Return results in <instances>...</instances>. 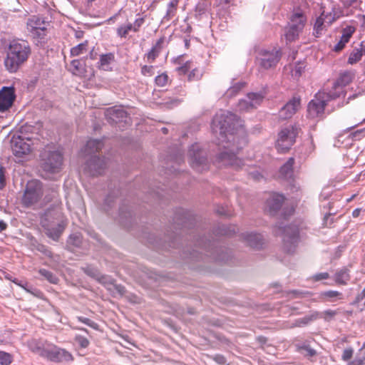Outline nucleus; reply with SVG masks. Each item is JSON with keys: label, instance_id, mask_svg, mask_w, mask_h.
<instances>
[{"label": "nucleus", "instance_id": "a211bd4d", "mask_svg": "<svg viewBox=\"0 0 365 365\" xmlns=\"http://www.w3.org/2000/svg\"><path fill=\"white\" fill-rule=\"evenodd\" d=\"M108 120L112 123H118L127 118L126 112L121 107H112L105 111Z\"/></svg>", "mask_w": 365, "mask_h": 365}, {"label": "nucleus", "instance_id": "7c9ffc66", "mask_svg": "<svg viewBox=\"0 0 365 365\" xmlns=\"http://www.w3.org/2000/svg\"><path fill=\"white\" fill-rule=\"evenodd\" d=\"M46 24L38 16H32L28 20L27 29L29 31L36 30L38 27L45 28Z\"/></svg>", "mask_w": 365, "mask_h": 365}, {"label": "nucleus", "instance_id": "f8f14e48", "mask_svg": "<svg viewBox=\"0 0 365 365\" xmlns=\"http://www.w3.org/2000/svg\"><path fill=\"white\" fill-rule=\"evenodd\" d=\"M353 79V75L350 72H344L341 73L333 86L334 91H329L327 96L329 99H335L344 94L343 88L349 84Z\"/></svg>", "mask_w": 365, "mask_h": 365}, {"label": "nucleus", "instance_id": "9d476101", "mask_svg": "<svg viewBox=\"0 0 365 365\" xmlns=\"http://www.w3.org/2000/svg\"><path fill=\"white\" fill-rule=\"evenodd\" d=\"M259 66L264 69L275 66L280 59L279 52L275 49L272 51L262 50L257 56Z\"/></svg>", "mask_w": 365, "mask_h": 365}, {"label": "nucleus", "instance_id": "2eb2a0df", "mask_svg": "<svg viewBox=\"0 0 365 365\" xmlns=\"http://www.w3.org/2000/svg\"><path fill=\"white\" fill-rule=\"evenodd\" d=\"M264 96L260 93H249L247 99L240 100L237 105L240 111H249L256 108L262 101Z\"/></svg>", "mask_w": 365, "mask_h": 365}, {"label": "nucleus", "instance_id": "423d86ee", "mask_svg": "<svg viewBox=\"0 0 365 365\" xmlns=\"http://www.w3.org/2000/svg\"><path fill=\"white\" fill-rule=\"evenodd\" d=\"M35 140L21 135H13L11 139V148L13 154L19 158L27 155L35 148Z\"/></svg>", "mask_w": 365, "mask_h": 365}, {"label": "nucleus", "instance_id": "f3484780", "mask_svg": "<svg viewBox=\"0 0 365 365\" xmlns=\"http://www.w3.org/2000/svg\"><path fill=\"white\" fill-rule=\"evenodd\" d=\"M300 99L293 98L287 103L279 110V117L282 120L289 119L299 109Z\"/></svg>", "mask_w": 365, "mask_h": 365}, {"label": "nucleus", "instance_id": "680f3d73", "mask_svg": "<svg viewBox=\"0 0 365 365\" xmlns=\"http://www.w3.org/2000/svg\"><path fill=\"white\" fill-rule=\"evenodd\" d=\"M103 284H113V280L110 278H108L106 276H101V278L98 279Z\"/></svg>", "mask_w": 365, "mask_h": 365}, {"label": "nucleus", "instance_id": "c03bdc74", "mask_svg": "<svg viewBox=\"0 0 365 365\" xmlns=\"http://www.w3.org/2000/svg\"><path fill=\"white\" fill-rule=\"evenodd\" d=\"M201 76V71L197 68L193 66L187 77L189 81H195L199 80Z\"/></svg>", "mask_w": 365, "mask_h": 365}, {"label": "nucleus", "instance_id": "2f4dec72", "mask_svg": "<svg viewBox=\"0 0 365 365\" xmlns=\"http://www.w3.org/2000/svg\"><path fill=\"white\" fill-rule=\"evenodd\" d=\"M114 58L115 56L111 53L101 55L100 56L99 68L104 71L109 70L110 65L114 61Z\"/></svg>", "mask_w": 365, "mask_h": 365}, {"label": "nucleus", "instance_id": "b1692460", "mask_svg": "<svg viewBox=\"0 0 365 365\" xmlns=\"http://www.w3.org/2000/svg\"><path fill=\"white\" fill-rule=\"evenodd\" d=\"M284 197L283 195L279 194H274L272 195L267 200V206L269 207L270 212H274L279 210L284 202Z\"/></svg>", "mask_w": 365, "mask_h": 365}, {"label": "nucleus", "instance_id": "864d4df0", "mask_svg": "<svg viewBox=\"0 0 365 365\" xmlns=\"http://www.w3.org/2000/svg\"><path fill=\"white\" fill-rule=\"evenodd\" d=\"M6 185L5 169L0 166V190H2Z\"/></svg>", "mask_w": 365, "mask_h": 365}, {"label": "nucleus", "instance_id": "de8ad7c7", "mask_svg": "<svg viewBox=\"0 0 365 365\" xmlns=\"http://www.w3.org/2000/svg\"><path fill=\"white\" fill-rule=\"evenodd\" d=\"M304 68V66L303 63H297L295 66L294 68L292 70V76H294V78H299L302 75Z\"/></svg>", "mask_w": 365, "mask_h": 365}, {"label": "nucleus", "instance_id": "a18cd8bd", "mask_svg": "<svg viewBox=\"0 0 365 365\" xmlns=\"http://www.w3.org/2000/svg\"><path fill=\"white\" fill-rule=\"evenodd\" d=\"M77 319L79 322L88 325V327H90L94 329H98V325L96 322H94L93 321L91 320L88 318H86L83 317H77Z\"/></svg>", "mask_w": 365, "mask_h": 365}, {"label": "nucleus", "instance_id": "6ab92c4d", "mask_svg": "<svg viewBox=\"0 0 365 365\" xmlns=\"http://www.w3.org/2000/svg\"><path fill=\"white\" fill-rule=\"evenodd\" d=\"M48 344H50L46 341L43 342L37 339H31L28 341V346L30 350L43 358L48 349Z\"/></svg>", "mask_w": 365, "mask_h": 365}, {"label": "nucleus", "instance_id": "f257e3e1", "mask_svg": "<svg viewBox=\"0 0 365 365\" xmlns=\"http://www.w3.org/2000/svg\"><path fill=\"white\" fill-rule=\"evenodd\" d=\"M212 130L223 148L218 157L219 161L225 166L236 170L240 168L243 164L237 153L246 143L242 120L229 111H221L213 118Z\"/></svg>", "mask_w": 365, "mask_h": 365}, {"label": "nucleus", "instance_id": "1a4fd4ad", "mask_svg": "<svg viewBox=\"0 0 365 365\" xmlns=\"http://www.w3.org/2000/svg\"><path fill=\"white\" fill-rule=\"evenodd\" d=\"M44 358L53 362H68L73 360L70 352L52 344H48Z\"/></svg>", "mask_w": 365, "mask_h": 365}, {"label": "nucleus", "instance_id": "20e7f679", "mask_svg": "<svg viewBox=\"0 0 365 365\" xmlns=\"http://www.w3.org/2000/svg\"><path fill=\"white\" fill-rule=\"evenodd\" d=\"M42 168L43 170L51 173H58L61 170L63 157L60 151L54 147L47 145L41 154Z\"/></svg>", "mask_w": 365, "mask_h": 365}, {"label": "nucleus", "instance_id": "3c124183", "mask_svg": "<svg viewBox=\"0 0 365 365\" xmlns=\"http://www.w3.org/2000/svg\"><path fill=\"white\" fill-rule=\"evenodd\" d=\"M141 73L143 76H151L153 74V66H143L141 69Z\"/></svg>", "mask_w": 365, "mask_h": 365}, {"label": "nucleus", "instance_id": "e2e57ef3", "mask_svg": "<svg viewBox=\"0 0 365 365\" xmlns=\"http://www.w3.org/2000/svg\"><path fill=\"white\" fill-rule=\"evenodd\" d=\"M71 66H73L75 71H79L81 62L79 60H73L71 61Z\"/></svg>", "mask_w": 365, "mask_h": 365}, {"label": "nucleus", "instance_id": "8fccbe9b", "mask_svg": "<svg viewBox=\"0 0 365 365\" xmlns=\"http://www.w3.org/2000/svg\"><path fill=\"white\" fill-rule=\"evenodd\" d=\"M336 18V14H332L331 12L326 13L324 11V20L328 26H330Z\"/></svg>", "mask_w": 365, "mask_h": 365}, {"label": "nucleus", "instance_id": "4c0bfd02", "mask_svg": "<svg viewBox=\"0 0 365 365\" xmlns=\"http://www.w3.org/2000/svg\"><path fill=\"white\" fill-rule=\"evenodd\" d=\"M178 2L179 0H170L168 5V10L166 13V17L168 19H171L175 15Z\"/></svg>", "mask_w": 365, "mask_h": 365}, {"label": "nucleus", "instance_id": "c9c22d12", "mask_svg": "<svg viewBox=\"0 0 365 365\" xmlns=\"http://www.w3.org/2000/svg\"><path fill=\"white\" fill-rule=\"evenodd\" d=\"M134 31L133 24L129 23L126 25H122L117 29V34L120 38H125L129 31Z\"/></svg>", "mask_w": 365, "mask_h": 365}, {"label": "nucleus", "instance_id": "39448f33", "mask_svg": "<svg viewBox=\"0 0 365 365\" xmlns=\"http://www.w3.org/2000/svg\"><path fill=\"white\" fill-rule=\"evenodd\" d=\"M307 17L302 11H294L289 18V26L285 29L284 36L289 42L295 41L304 29Z\"/></svg>", "mask_w": 365, "mask_h": 365}, {"label": "nucleus", "instance_id": "5fc2aeb1", "mask_svg": "<svg viewBox=\"0 0 365 365\" xmlns=\"http://www.w3.org/2000/svg\"><path fill=\"white\" fill-rule=\"evenodd\" d=\"M144 21L145 20L143 18H138L134 21V23L133 24L134 32H138L139 31V29L143 24Z\"/></svg>", "mask_w": 365, "mask_h": 365}, {"label": "nucleus", "instance_id": "6e6d98bb", "mask_svg": "<svg viewBox=\"0 0 365 365\" xmlns=\"http://www.w3.org/2000/svg\"><path fill=\"white\" fill-rule=\"evenodd\" d=\"M348 42L349 41H344V38L341 36L340 41L335 45L334 50L336 52L341 51Z\"/></svg>", "mask_w": 365, "mask_h": 365}, {"label": "nucleus", "instance_id": "13d9d810", "mask_svg": "<svg viewBox=\"0 0 365 365\" xmlns=\"http://www.w3.org/2000/svg\"><path fill=\"white\" fill-rule=\"evenodd\" d=\"M85 272L93 277L98 278L99 277L98 271L93 268L87 267L86 269H85Z\"/></svg>", "mask_w": 365, "mask_h": 365}, {"label": "nucleus", "instance_id": "72a5a7b5", "mask_svg": "<svg viewBox=\"0 0 365 365\" xmlns=\"http://www.w3.org/2000/svg\"><path fill=\"white\" fill-rule=\"evenodd\" d=\"M319 314L317 312L312 313L310 315L305 316L303 318L297 319L294 327H302L309 324L310 322L319 319Z\"/></svg>", "mask_w": 365, "mask_h": 365}, {"label": "nucleus", "instance_id": "9b49d317", "mask_svg": "<svg viewBox=\"0 0 365 365\" xmlns=\"http://www.w3.org/2000/svg\"><path fill=\"white\" fill-rule=\"evenodd\" d=\"M330 100L327 93H318L308 104V113L312 118L319 116L324 113L326 101Z\"/></svg>", "mask_w": 365, "mask_h": 365}, {"label": "nucleus", "instance_id": "aec40b11", "mask_svg": "<svg viewBox=\"0 0 365 365\" xmlns=\"http://www.w3.org/2000/svg\"><path fill=\"white\" fill-rule=\"evenodd\" d=\"M173 63L178 66L176 71L179 75H185L193 67V62L192 61H185L183 55L175 58Z\"/></svg>", "mask_w": 365, "mask_h": 365}, {"label": "nucleus", "instance_id": "a878e982", "mask_svg": "<svg viewBox=\"0 0 365 365\" xmlns=\"http://www.w3.org/2000/svg\"><path fill=\"white\" fill-rule=\"evenodd\" d=\"M243 239L252 247L259 248L262 245V238L259 234L245 233L243 234Z\"/></svg>", "mask_w": 365, "mask_h": 365}, {"label": "nucleus", "instance_id": "0e129e2a", "mask_svg": "<svg viewBox=\"0 0 365 365\" xmlns=\"http://www.w3.org/2000/svg\"><path fill=\"white\" fill-rule=\"evenodd\" d=\"M365 130H358L355 132L351 133L349 135V137L353 140L354 138H356L358 135H361Z\"/></svg>", "mask_w": 365, "mask_h": 365}, {"label": "nucleus", "instance_id": "e433bc0d", "mask_svg": "<svg viewBox=\"0 0 365 365\" xmlns=\"http://www.w3.org/2000/svg\"><path fill=\"white\" fill-rule=\"evenodd\" d=\"M39 274L46 278L48 282L53 284L58 283V277L54 275L51 272L45 269H41L38 271Z\"/></svg>", "mask_w": 365, "mask_h": 365}, {"label": "nucleus", "instance_id": "69168bd1", "mask_svg": "<svg viewBox=\"0 0 365 365\" xmlns=\"http://www.w3.org/2000/svg\"><path fill=\"white\" fill-rule=\"evenodd\" d=\"M6 227V223L4 220H0V232L5 230Z\"/></svg>", "mask_w": 365, "mask_h": 365}, {"label": "nucleus", "instance_id": "052dcab7", "mask_svg": "<svg viewBox=\"0 0 365 365\" xmlns=\"http://www.w3.org/2000/svg\"><path fill=\"white\" fill-rule=\"evenodd\" d=\"M214 359L217 363L221 365H224L227 362L226 359L222 355H216Z\"/></svg>", "mask_w": 365, "mask_h": 365}, {"label": "nucleus", "instance_id": "4be33fe9", "mask_svg": "<svg viewBox=\"0 0 365 365\" xmlns=\"http://www.w3.org/2000/svg\"><path fill=\"white\" fill-rule=\"evenodd\" d=\"M104 144L102 140L91 139L89 140L85 147L84 153L86 156L94 155L93 154L99 152Z\"/></svg>", "mask_w": 365, "mask_h": 365}, {"label": "nucleus", "instance_id": "ea45409f", "mask_svg": "<svg viewBox=\"0 0 365 365\" xmlns=\"http://www.w3.org/2000/svg\"><path fill=\"white\" fill-rule=\"evenodd\" d=\"M245 86V83L239 82L230 87L226 92V95L228 97H232L235 96L243 87Z\"/></svg>", "mask_w": 365, "mask_h": 365}, {"label": "nucleus", "instance_id": "f03ea898", "mask_svg": "<svg viewBox=\"0 0 365 365\" xmlns=\"http://www.w3.org/2000/svg\"><path fill=\"white\" fill-rule=\"evenodd\" d=\"M30 53L31 48L27 41H13L9 45L4 61L6 69L11 73L16 72L27 60Z\"/></svg>", "mask_w": 365, "mask_h": 365}, {"label": "nucleus", "instance_id": "4468645a", "mask_svg": "<svg viewBox=\"0 0 365 365\" xmlns=\"http://www.w3.org/2000/svg\"><path fill=\"white\" fill-rule=\"evenodd\" d=\"M106 167V161L96 155H92L87 160L85 165V170L91 175H101Z\"/></svg>", "mask_w": 365, "mask_h": 365}, {"label": "nucleus", "instance_id": "58836bf2", "mask_svg": "<svg viewBox=\"0 0 365 365\" xmlns=\"http://www.w3.org/2000/svg\"><path fill=\"white\" fill-rule=\"evenodd\" d=\"M46 27H45V28L38 27V29L34 30V31H31L29 32L31 33V34L34 38L37 39L38 42H41V41L42 39H43L46 35Z\"/></svg>", "mask_w": 365, "mask_h": 365}, {"label": "nucleus", "instance_id": "79ce46f5", "mask_svg": "<svg viewBox=\"0 0 365 365\" xmlns=\"http://www.w3.org/2000/svg\"><path fill=\"white\" fill-rule=\"evenodd\" d=\"M13 361L12 356L5 351H0V364L9 365Z\"/></svg>", "mask_w": 365, "mask_h": 365}, {"label": "nucleus", "instance_id": "f704fd0d", "mask_svg": "<svg viewBox=\"0 0 365 365\" xmlns=\"http://www.w3.org/2000/svg\"><path fill=\"white\" fill-rule=\"evenodd\" d=\"M88 41H86L83 43H81L76 46L73 47L71 49V55L72 56H78L81 54H83L87 51Z\"/></svg>", "mask_w": 365, "mask_h": 365}, {"label": "nucleus", "instance_id": "37998d69", "mask_svg": "<svg viewBox=\"0 0 365 365\" xmlns=\"http://www.w3.org/2000/svg\"><path fill=\"white\" fill-rule=\"evenodd\" d=\"M155 83L157 86L164 87L167 85L168 81V76L165 73L158 75L155 78Z\"/></svg>", "mask_w": 365, "mask_h": 365}, {"label": "nucleus", "instance_id": "393cba45", "mask_svg": "<svg viewBox=\"0 0 365 365\" xmlns=\"http://www.w3.org/2000/svg\"><path fill=\"white\" fill-rule=\"evenodd\" d=\"M294 163V158H289L287 161L281 167L279 170V175L284 179L290 180L293 178V165Z\"/></svg>", "mask_w": 365, "mask_h": 365}, {"label": "nucleus", "instance_id": "09e8293b", "mask_svg": "<svg viewBox=\"0 0 365 365\" xmlns=\"http://www.w3.org/2000/svg\"><path fill=\"white\" fill-rule=\"evenodd\" d=\"M75 340L82 348H86L89 345V341L88 339L83 336H76Z\"/></svg>", "mask_w": 365, "mask_h": 365}, {"label": "nucleus", "instance_id": "cd10ccee", "mask_svg": "<svg viewBox=\"0 0 365 365\" xmlns=\"http://www.w3.org/2000/svg\"><path fill=\"white\" fill-rule=\"evenodd\" d=\"M319 297L322 302H335L336 299H342L343 294L338 291L328 290L322 292Z\"/></svg>", "mask_w": 365, "mask_h": 365}, {"label": "nucleus", "instance_id": "4d7b16f0", "mask_svg": "<svg viewBox=\"0 0 365 365\" xmlns=\"http://www.w3.org/2000/svg\"><path fill=\"white\" fill-rule=\"evenodd\" d=\"M353 350L351 349H345L342 354V359L344 361H348L352 357Z\"/></svg>", "mask_w": 365, "mask_h": 365}, {"label": "nucleus", "instance_id": "412c9836", "mask_svg": "<svg viewBox=\"0 0 365 365\" xmlns=\"http://www.w3.org/2000/svg\"><path fill=\"white\" fill-rule=\"evenodd\" d=\"M66 226V222L61 220L56 225L48 226L46 228V235L54 240H57L60 235L62 234Z\"/></svg>", "mask_w": 365, "mask_h": 365}, {"label": "nucleus", "instance_id": "dca6fc26", "mask_svg": "<svg viewBox=\"0 0 365 365\" xmlns=\"http://www.w3.org/2000/svg\"><path fill=\"white\" fill-rule=\"evenodd\" d=\"M16 98L14 87H3L0 91V111L4 112L11 107Z\"/></svg>", "mask_w": 365, "mask_h": 365}, {"label": "nucleus", "instance_id": "7ed1b4c3", "mask_svg": "<svg viewBox=\"0 0 365 365\" xmlns=\"http://www.w3.org/2000/svg\"><path fill=\"white\" fill-rule=\"evenodd\" d=\"M42 184L38 180L29 181L22 198V202L26 207H42L58 197L57 192L52 190L51 197L46 196L42 199Z\"/></svg>", "mask_w": 365, "mask_h": 365}, {"label": "nucleus", "instance_id": "a19ab883", "mask_svg": "<svg viewBox=\"0 0 365 365\" xmlns=\"http://www.w3.org/2000/svg\"><path fill=\"white\" fill-rule=\"evenodd\" d=\"M354 32L355 28L351 26H349L343 29L341 37L344 38V41H349L350 38Z\"/></svg>", "mask_w": 365, "mask_h": 365}, {"label": "nucleus", "instance_id": "bb28decb", "mask_svg": "<svg viewBox=\"0 0 365 365\" xmlns=\"http://www.w3.org/2000/svg\"><path fill=\"white\" fill-rule=\"evenodd\" d=\"M165 41V38H160L155 44L152 47L150 51L146 54V57L148 61L153 62L155 60V58L159 56L162 49L163 45Z\"/></svg>", "mask_w": 365, "mask_h": 365}, {"label": "nucleus", "instance_id": "6e6552de", "mask_svg": "<svg viewBox=\"0 0 365 365\" xmlns=\"http://www.w3.org/2000/svg\"><path fill=\"white\" fill-rule=\"evenodd\" d=\"M190 165L199 172L207 168V158L205 151L198 144H193L188 151Z\"/></svg>", "mask_w": 365, "mask_h": 365}, {"label": "nucleus", "instance_id": "c756f323", "mask_svg": "<svg viewBox=\"0 0 365 365\" xmlns=\"http://www.w3.org/2000/svg\"><path fill=\"white\" fill-rule=\"evenodd\" d=\"M334 279L337 284H346L350 279L349 270L346 268H344L337 271L335 274Z\"/></svg>", "mask_w": 365, "mask_h": 365}, {"label": "nucleus", "instance_id": "ddd939ff", "mask_svg": "<svg viewBox=\"0 0 365 365\" xmlns=\"http://www.w3.org/2000/svg\"><path fill=\"white\" fill-rule=\"evenodd\" d=\"M298 242V230L297 228L288 227L284 230L283 237V250L289 254L294 253Z\"/></svg>", "mask_w": 365, "mask_h": 365}, {"label": "nucleus", "instance_id": "49530a36", "mask_svg": "<svg viewBox=\"0 0 365 365\" xmlns=\"http://www.w3.org/2000/svg\"><path fill=\"white\" fill-rule=\"evenodd\" d=\"M336 311L327 309L322 313H319V318H324L325 320L329 321L331 318H333L336 314Z\"/></svg>", "mask_w": 365, "mask_h": 365}, {"label": "nucleus", "instance_id": "bf43d9fd", "mask_svg": "<svg viewBox=\"0 0 365 365\" xmlns=\"http://www.w3.org/2000/svg\"><path fill=\"white\" fill-rule=\"evenodd\" d=\"M329 277V274L327 272H322L317 274L314 276V279L317 281L328 279Z\"/></svg>", "mask_w": 365, "mask_h": 365}, {"label": "nucleus", "instance_id": "c85d7f7f", "mask_svg": "<svg viewBox=\"0 0 365 365\" xmlns=\"http://www.w3.org/2000/svg\"><path fill=\"white\" fill-rule=\"evenodd\" d=\"M324 11H322L321 15L317 19L316 22L314 25V35L316 37H319L322 35V31L329 26L325 21L324 20Z\"/></svg>", "mask_w": 365, "mask_h": 365}, {"label": "nucleus", "instance_id": "0eeeda50", "mask_svg": "<svg viewBox=\"0 0 365 365\" xmlns=\"http://www.w3.org/2000/svg\"><path fill=\"white\" fill-rule=\"evenodd\" d=\"M299 128L296 125H289L282 129L277 140V148L281 152L289 150L294 143Z\"/></svg>", "mask_w": 365, "mask_h": 365}, {"label": "nucleus", "instance_id": "774afa93", "mask_svg": "<svg viewBox=\"0 0 365 365\" xmlns=\"http://www.w3.org/2000/svg\"><path fill=\"white\" fill-rule=\"evenodd\" d=\"M360 212H361V209L356 208L353 211L352 215L354 217H357L360 215Z\"/></svg>", "mask_w": 365, "mask_h": 365}, {"label": "nucleus", "instance_id": "473e14b6", "mask_svg": "<svg viewBox=\"0 0 365 365\" xmlns=\"http://www.w3.org/2000/svg\"><path fill=\"white\" fill-rule=\"evenodd\" d=\"M297 351L306 357H312L317 354L314 349L312 348L307 343L297 346Z\"/></svg>", "mask_w": 365, "mask_h": 365}, {"label": "nucleus", "instance_id": "603ef678", "mask_svg": "<svg viewBox=\"0 0 365 365\" xmlns=\"http://www.w3.org/2000/svg\"><path fill=\"white\" fill-rule=\"evenodd\" d=\"M68 242L75 246H79L81 242V240L78 235L74 234L70 236Z\"/></svg>", "mask_w": 365, "mask_h": 365}, {"label": "nucleus", "instance_id": "5701e85b", "mask_svg": "<svg viewBox=\"0 0 365 365\" xmlns=\"http://www.w3.org/2000/svg\"><path fill=\"white\" fill-rule=\"evenodd\" d=\"M363 56H365V43L361 42L359 46L353 48L348 58V63L354 64L359 62Z\"/></svg>", "mask_w": 365, "mask_h": 365}, {"label": "nucleus", "instance_id": "338daca9", "mask_svg": "<svg viewBox=\"0 0 365 365\" xmlns=\"http://www.w3.org/2000/svg\"><path fill=\"white\" fill-rule=\"evenodd\" d=\"M12 282L14 283H15L16 284L19 285V287H21L26 289L25 285H26L27 283L23 284L22 282H19L17 279H14V280H12Z\"/></svg>", "mask_w": 365, "mask_h": 365}]
</instances>
